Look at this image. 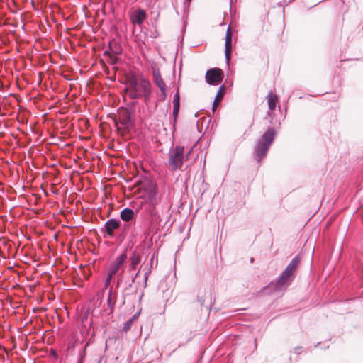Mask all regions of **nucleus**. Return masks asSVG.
<instances>
[{"instance_id":"obj_1","label":"nucleus","mask_w":363,"mask_h":363,"mask_svg":"<svg viewBox=\"0 0 363 363\" xmlns=\"http://www.w3.org/2000/svg\"><path fill=\"white\" fill-rule=\"evenodd\" d=\"M132 99L143 98L145 102L150 100L152 85L150 82L143 77L131 76L128 78V87L125 89Z\"/></svg>"},{"instance_id":"obj_2","label":"nucleus","mask_w":363,"mask_h":363,"mask_svg":"<svg viewBox=\"0 0 363 363\" xmlns=\"http://www.w3.org/2000/svg\"><path fill=\"white\" fill-rule=\"evenodd\" d=\"M301 259L298 256H296L292 259L275 282L274 286V289L275 291H284L291 284L295 277Z\"/></svg>"},{"instance_id":"obj_3","label":"nucleus","mask_w":363,"mask_h":363,"mask_svg":"<svg viewBox=\"0 0 363 363\" xmlns=\"http://www.w3.org/2000/svg\"><path fill=\"white\" fill-rule=\"evenodd\" d=\"M275 135V130L273 128H269L255 144V152L258 158V162H260L266 157L267 152L274 140Z\"/></svg>"},{"instance_id":"obj_4","label":"nucleus","mask_w":363,"mask_h":363,"mask_svg":"<svg viewBox=\"0 0 363 363\" xmlns=\"http://www.w3.org/2000/svg\"><path fill=\"white\" fill-rule=\"evenodd\" d=\"M184 147L176 146L169 150L168 154V162L172 171L182 168L184 157Z\"/></svg>"},{"instance_id":"obj_5","label":"nucleus","mask_w":363,"mask_h":363,"mask_svg":"<svg viewBox=\"0 0 363 363\" xmlns=\"http://www.w3.org/2000/svg\"><path fill=\"white\" fill-rule=\"evenodd\" d=\"M208 84L216 85L223 81V71L218 68H213L208 70L205 76Z\"/></svg>"},{"instance_id":"obj_6","label":"nucleus","mask_w":363,"mask_h":363,"mask_svg":"<svg viewBox=\"0 0 363 363\" xmlns=\"http://www.w3.org/2000/svg\"><path fill=\"white\" fill-rule=\"evenodd\" d=\"M153 82L160 89L161 91L162 100L164 101L167 98V86L162 78L161 74L158 69H154L152 71Z\"/></svg>"},{"instance_id":"obj_7","label":"nucleus","mask_w":363,"mask_h":363,"mask_svg":"<svg viewBox=\"0 0 363 363\" xmlns=\"http://www.w3.org/2000/svg\"><path fill=\"white\" fill-rule=\"evenodd\" d=\"M120 227V220L111 218L108 220L102 229L103 232L106 233L110 238L113 237V232Z\"/></svg>"},{"instance_id":"obj_8","label":"nucleus","mask_w":363,"mask_h":363,"mask_svg":"<svg viewBox=\"0 0 363 363\" xmlns=\"http://www.w3.org/2000/svg\"><path fill=\"white\" fill-rule=\"evenodd\" d=\"M147 18L146 11L142 9H138L130 13V18L133 24L141 25Z\"/></svg>"},{"instance_id":"obj_9","label":"nucleus","mask_w":363,"mask_h":363,"mask_svg":"<svg viewBox=\"0 0 363 363\" xmlns=\"http://www.w3.org/2000/svg\"><path fill=\"white\" fill-rule=\"evenodd\" d=\"M117 299V291L113 289V286L109 287L107 296V308L109 310V313H113Z\"/></svg>"},{"instance_id":"obj_10","label":"nucleus","mask_w":363,"mask_h":363,"mask_svg":"<svg viewBox=\"0 0 363 363\" xmlns=\"http://www.w3.org/2000/svg\"><path fill=\"white\" fill-rule=\"evenodd\" d=\"M127 259V255L125 252L122 253L120 256L116 257L115 259L113 264L109 269V272H111L112 274H116L118 270L121 269V267L124 264L125 262Z\"/></svg>"},{"instance_id":"obj_11","label":"nucleus","mask_w":363,"mask_h":363,"mask_svg":"<svg viewBox=\"0 0 363 363\" xmlns=\"http://www.w3.org/2000/svg\"><path fill=\"white\" fill-rule=\"evenodd\" d=\"M225 55L227 63L229 62L230 59L231 49H232V33L230 29L228 28L225 35Z\"/></svg>"},{"instance_id":"obj_12","label":"nucleus","mask_w":363,"mask_h":363,"mask_svg":"<svg viewBox=\"0 0 363 363\" xmlns=\"http://www.w3.org/2000/svg\"><path fill=\"white\" fill-rule=\"evenodd\" d=\"M140 255L136 251H133L130 257V270H135L140 262Z\"/></svg>"},{"instance_id":"obj_13","label":"nucleus","mask_w":363,"mask_h":363,"mask_svg":"<svg viewBox=\"0 0 363 363\" xmlns=\"http://www.w3.org/2000/svg\"><path fill=\"white\" fill-rule=\"evenodd\" d=\"M134 211L131 208H125L121 212V218L125 222H128L133 219Z\"/></svg>"},{"instance_id":"obj_14","label":"nucleus","mask_w":363,"mask_h":363,"mask_svg":"<svg viewBox=\"0 0 363 363\" xmlns=\"http://www.w3.org/2000/svg\"><path fill=\"white\" fill-rule=\"evenodd\" d=\"M267 104H268L269 110H271V111L274 110V108L276 107L277 102V96L273 94L272 93H269L267 96Z\"/></svg>"},{"instance_id":"obj_15","label":"nucleus","mask_w":363,"mask_h":363,"mask_svg":"<svg viewBox=\"0 0 363 363\" xmlns=\"http://www.w3.org/2000/svg\"><path fill=\"white\" fill-rule=\"evenodd\" d=\"M222 89V86H220V90L218 91V93L217 94L216 96V99L213 101V106H212V111L213 112H215L219 102L221 101L222 98H223V95H220V90Z\"/></svg>"},{"instance_id":"obj_16","label":"nucleus","mask_w":363,"mask_h":363,"mask_svg":"<svg viewBox=\"0 0 363 363\" xmlns=\"http://www.w3.org/2000/svg\"><path fill=\"white\" fill-rule=\"evenodd\" d=\"M113 276H114V274H112L111 272H108V276L105 280L104 288L103 289L104 291V290L107 289L110 286V284H111V280H112V278Z\"/></svg>"},{"instance_id":"obj_17","label":"nucleus","mask_w":363,"mask_h":363,"mask_svg":"<svg viewBox=\"0 0 363 363\" xmlns=\"http://www.w3.org/2000/svg\"><path fill=\"white\" fill-rule=\"evenodd\" d=\"M87 345H88V344H86L85 345L82 352L80 353L79 357L78 358V360H77V363H83V359H84V357L86 356V349Z\"/></svg>"},{"instance_id":"obj_18","label":"nucleus","mask_w":363,"mask_h":363,"mask_svg":"<svg viewBox=\"0 0 363 363\" xmlns=\"http://www.w3.org/2000/svg\"><path fill=\"white\" fill-rule=\"evenodd\" d=\"M179 107H180V105H174V107H173V116H174V121L177 120V118L178 116V114H179Z\"/></svg>"},{"instance_id":"obj_19","label":"nucleus","mask_w":363,"mask_h":363,"mask_svg":"<svg viewBox=\"0 0 363 363\" xmlns=\"http://www.w3.org/2000/svg\"><path fill=\"white\" fill-rule=\"evenodd\" d=\"M132 320H128L124 323L123 330L127 331L130 329L132 324H133Z\"/></svg>"},{"instance_id":"obj_20","label":"nucleus","mask_w":363,"mask_h":363,"mask_svg":"<svg viewBox=\"0 0 363 363\" xmlns=\"http://www.w3.org/2000/svg\"><path fill=\"white\" fill-rule=\"evenodd\" d=\"M173 104L174 105H180V102H179V92L177 91L174 96V99H173Z\"/></svg>"},{"instance_id":"obj_21","label":"nucleus","mask_w":363,"mask_h":363,"mask_svg":"<svg viewBox=\"0 0 363 363\" xmlns=\"http://www.w3.org/2000/svg\"><path fill=\"white\" fill-rule=\"evenodd\" d=\"M151 272H152L151 267H150L149 269L145 273V276H144V277H145V286L147 285L148 275L151 273Z\"/></svg>"},{"instance_id":"obj_22","label":"nucleus","mask_w":363,"mask_h":363,"mask_svg":"<svg viewBox=\"0 0 363 363\" xmlns=\"http://www.w3.org/2000/svg\"><path fill=\"white\" fill-rule=\"evenodd\" d=\"M155 258L156 259H157V252H154L152 255L151 259H150V267H151V268L152 267V264H153V262H154Z\"/></svg>"},{"instance_id":"obj_23","label":"nucleus","mask_w":363,"mask_h":363,"mask_svg":"<svg viewBox=\"0 0 363 363\" xmlns=\"http://www.w3.org/2000/svg\"><path fill=\"white\" fill-rule=\"evenodd\" d=\"M140 313V311L137 312L130 320H132V321H135L136 319H138L139 315Z\"/></svg>"},{"instance_id":"obj_24","label":"nucleus","mask_w":363,"mask_h":363,"mask_svg":"<svg viewBox=\"0 0 363 363\" xmlns=\"http://www.w3.org/2000/svg\"><path fill=\"white\" fill-rule=\"evenodd\" d=\"M150 200L151 203H153L155 201H156V194L155 193H153L152 194L150 195Z\"/></svg>"},{"instance_id":"obj_25","label":"nucleus","mask_w":363,"mask_h":363,"mask_svg":"<svg viewBox=\"0 0 363 363\" xmlns=\"http://www.w3.org/2000/svg\"><path fill=\"white\" fill-rule=\"evenodd\" d=\"M139 272L140 271H138L135 274L133 277V279H132V281L134 282L135 281V279H136V277H138V275L139 274Z\"/></svg>"},{"instance_id":"obj_26","label":"nucleus","mask_w":363,"mask_h":363,"mask_svg":"<svg viewBox=\"0 0 363 363\" xmlns=\"http://www.w3.org/2000/svg\"><path fill=\"white\" fill-rule=\"evenodd\" d=\"M301 349H302L301 347H296V348H295V352L296 353H300Z\"/></svg>"},{"instance_id":"obj_27","label":"nucleus","mask_w":363,"mask_h":363,"mask_svg":"<svg viewBox=\"0 0 363 363\" xmlns=\"http://www.w3.org/2000/svg\"><path fill=\"white\" fill-rule=\"evenodd\" d=\"M191 0H185L184 5L189 6Z\"/></svg>"},{"instance_id":"obj_28","label":"nucleus","mask_w":363,"mask_h":363,"mask_svg":"<svg viewBox=\"0 0 363 363\" xmlns=\"http://www.w3.org/2000/svg\"><path fill=\"white\" fill-rule=\"evenodd\" d=\"M190 153H191V150H189V152L186 154V159L188 158V157L190 155Z\"/></svg>"},{"instance_id":"obj_29","label":"nucleus","mask_w":363,"mask_h":363,"mask_svg":"<svg viewBox=\"0 0 363 363\" xmlns=\"http://www.w3.org/2000/svg\"><path fill=\"white\" fill-rule=\"evenodd\" d=\"M125 304V300L123 301L122 303L121 306H123Z\"/></svg>"}]
</instances>
